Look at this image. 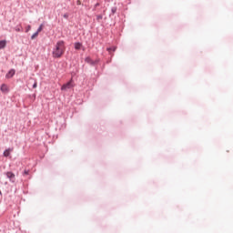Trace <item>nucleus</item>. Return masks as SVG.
<instances>
[{
    "label": "nucleus",
    "mask_w": 233,
    "mask_h": 233,
    "mask_svg": "<svg viewBox=\"0 0 233 233\" xmlns=\"http://www.w3.org/2000/svg\"><path fill=\"white\" fill-rule=\"evenodd\" d=\"M66 50V47L65 46V41L60 40L56 43V45L53 50L52 56L56 59H59V57L63 56Z\"/></svg>",
    "instance_id": "obj_1"
},
{
    "label": "nucleus",
    "mask_w": 233,
    "mask_h": 233,
    "mask_svg": "<svg viewBox=\"0 0 233 233\" xmlns=\"http://www.w3.org/2000/svg\"><path fill=\"white\" fill-rule=\"evenodd\" d=\"M70 88H74V80H70L66 84H64L61 87V90H70Z\"/></svg>",
    "instance_id": "obj_2"
},
{
    "label": "nucleus",
    "mask_w": 233,
    "mask_h": 233,
    "mask_svg": "<svg viewBox=\"0 0 233 233\" xmlns=\"http://www.w3.org/2000/svg\"><path fill=\"white\" fill-rule=\"evenodd\" d=\"M6 177H8V179H10V181H12V183H15V174L12 172H7Z\"/></svg>",
    "instance_id": "obj_3"
},
{
    "label": "nucleus",
    "mask_w": 233,
    "mask_h": 233,
    "mask_svg": "<svg viewBox=\"0 0 233 233\" xmlns=\"http://www.w3.org/2000/svg\"><path fill=\"white\" fill-rule=\"evenodd\" d=\"M13 76H15V69H11L6 75V79H11Z\"/></svg>",
    "instance_id": "obj_4"
},
{
    "label": "nucleus",
    "mask_w": 233,
    "mask_h": 233,
    "mask_svg": "<svg viewBox=\"0 0 233 233\" xmlns=\"http://www.w3.org/2000/svg\"><path fill=\"white\" fill-rule=\"evenodd\" d=\"M1 92L6 93L8 92V86L6 84H3L0 87Z\"/></svg>",
    "instance_id": "obj_5"
},
{
    "label": "nucleus",
    "mask_w": 233,
    "mask_h": 233,
    "mask_svg": "<svg viewBox=\"0 0 233 233\" xmlns=\"http://www.w3.org/2000/svg\"><path fill=\"white\" fill-rule=\"evenodd\" d=\"M75 48L76 50H81V48H83V44L79 42L75 43Z\"/></svg>",
    "instance_id": "obj_6"
},
{
    "label": "nucleus",
    "mask_w": 233,
    "mask_h": 233,
    "mask_svg": "<svg viewBox=\"0 0 233 233\" xmlns=\"http://www.w3.org/2000/svg\"><path fill=\"white\" fill-rule=\"evenodd\" d=\"M6 46V40L0 41V50Z\"/></svg>",
    "instance_id": "obj_7"
},
{
    "label": "nucleus",
    "mask_w": 233,
    "mask_h": 233,
    "mask_svg": "<svg viewBox=\"0 0 233 233\" xmlns=\"http://www.w3.org/2000/svg\"><path fill=\"white\" fill-rule=\"evenodd\" d=\"M10 152H12V149H6L5 152H4V156L5 157H8V156H10Z\"/></svg>",
    "instance_id": "obj_8"
},
{
    "label": "nucleus",
    "mask_w": 233,
    "mask_h": 233,
    "mask_svg": "<svg viewBox=\"0 0 233 233\" xmlns=\"http://www.w3.org/2000/svg\"><path fill=\"white\" fill-rule=\"evenodd\" d=\"M15 31L16 32H22L23 31V27L21 25H18L15 27Z\"/></svg>",
    "instance_id": "obj_9"
},
{
    "label": "nucleus",
    "mask_w": 233,
    "mask_h": 233,
    "mask_svg": "<svg viewBox=\"0 0 233 233\" xmlns=\"http://www.w3.org/2000/svg\"><path fill=\"white\" fill-rule=\"evenodd\" d=\"M37 35H39V33H37V31L33 34V35L31 36V39H35V37H37Z\"/></svg>",
    "instance_id": "obj_10"
},
{
    "label": "nucleus",
    "mask_w": 233,
    "mask_h": 233,
    "mask_svg": "<svg viewBox=\"0 0 233 233\" xmlns=\"http://www.w3.org/2000/svg\"><path fill=\"white\" fill-rule=\"evenodd\" d=\"M36 32L37 34H39L40 32H43V25H40Z\"/></svg>",
    "instance_id": "obj_11"
},
{
    "label": "nucleus",
    "mask_w": 233,
    "mask_h": 233,
    "mask_svg": "<svg viewBox=\"0 0 233 233\" xmlns=\"http://www.w3.org/2000/svg\"><path fill=\"white\" fill-rule=\"evenodd\" d=\"M96 19L97 21H101V19H103V15H96Z\"/></svg>",
    "instance_id": "obj_12"
},
{
    "label": "nucleus",
    "mask_w": 233,
    "mask_h": 233,
    "mask_svg": "<svg viewBox=\"0 0 233 233\" xmlns=\"http://www.w3.org/2000/svg\"><path fill=\"white\" fill-rule=\"evenodd\" d=\"M29 30H32V26L31 25H27L25 28V32L28 33Z\"/></svg>",
    "instance_id": "obj_13"
},
{
    "label": "nucleus",
    "mask_w": 233,
    "mask_h": 233,
    "mask_svg": "<svg viewBox=\"0 0 233 233\" xmlns=\"http://www.w3.org/2000/svg\"><path fill=\"white\" fill-rule=\"evenodd\" d=\"M111 50H112L113 52H116V47H113V48H112V47H108V48H107V51H108V52H111Z\"/></svg>",
    "instance_id": "obj_14"
},
{
    "label": "nucleus",
    "mask_w": 233,
    "mask_h": 233,
    "mask_svg": "<svg viewBox=\"0 0 233 233\" xmlns=\"http://www.w3.org/2000/svg\"><path fill=\"white\" fill-rule=\"evenodd\" d=\"M33 88H37V82H35V84L33 85Z\"/></svg>",
    "instance_id": "obj_15"
},
{
    "label": "nucleus",
    "mask_w": 233,
    "mask_h": 233,
    "mask_svg": "<svg viewBox=\"0 0 233 233\" xmlns=\"http://www.w3.org/2000/svg\"><path fill=\"white\" fill-rule=\"evenodd\" d=\"M76 5H81V1H80V0H77V1H76Z\"/></svg>",
    "instance_id": "obj_16"
},
{
    "label": "nucleus",
    "mask_w": 233,
    "mask_h": 233,
    "mask_svg": "<svg viewBox=\"0 0 233 233\" xmlns=\"http://www.w3.org/2000/svg\"><path fill=\"white\" fill-rule=\"evenodd\" d=\"M86 61L87 62V63H90V58H86Z\"/></svg>",
    "instance_id": "obj_17"
},
{
    "label": "nucleus",
    "mask_w": 233,
    "mask_h": 233,
    "mask_svg": "<svg viewBox=\"0 0 233 233\" xmlns=\"http://www.w3.org/2000/svg\"><path fill=\"white\" fill-rule=\"evenodd\" d=\"M112 12H113V14H116V9L113 8V9H112Z\"/></svg>",
    "instance_id": "obj_18"
},
{
    "label": "nucleus",
    "mask_w": 233,
    "mask_h": 233,
    "mask_svg": "<svg viewBox=\"0 0 233 233\" xmlns=\"http://www.w3.org/2000/svg\"><path fill=\"white\" fill-rule=\"evenodd\" d=\"M96 6H99V3H96Z\"/></svg>",
    "instance_id": "obj_19"
},
{
    "label": "nucleus",
    "mask_w": 233,
    "mask_h": 233,
    "mask_svg": "<svg viewBox=\"0 0 233 233\" xmlns=\"http://www.w3.org/2000/svg\"><path fill=\"white\" fill-rule=\"evenodd\" d=\"M25 174H28V171H25Z\"/></svg>",
    "instance_id": "obj_20"
},
{
    "label": "nucleus",
    "mask_w": 233,
    "mask_h": 233,
    "mask_svg": "<svg viewBox=\"0 0 233 233\" xmlns=\"http://www.w3.org/2000/svg\"><path fill=\"white\" fill-rule=\"evenodd\" d=\"M64 17H66V15H65Z\"/></svg>",
    "instance_id": "obj_21"
}]
</instances>
